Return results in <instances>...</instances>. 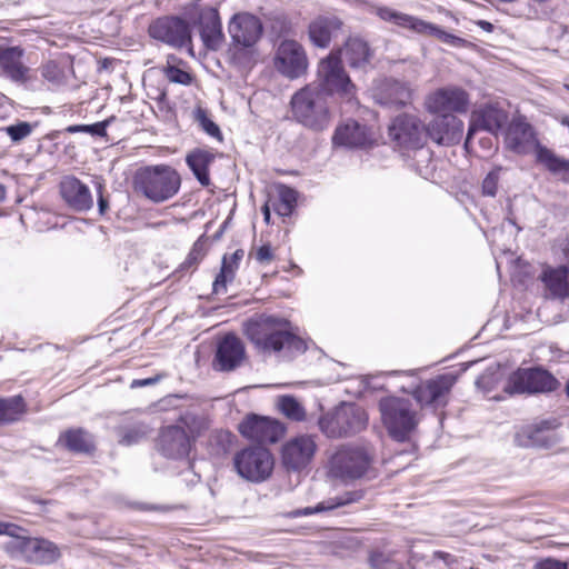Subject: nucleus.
<instances>
[{
	"mask_svg": "<svg viewBox=\"0 0 569 569\" xmlns=\"http://www.w3.org/2000/svg\"><path fill=\"white\" fill-rule=\"evenodd\" d=\"M247 336L256 348L263 352H279L284 348L298 352L306 350L303 340L291 332L290 322L277 317H263L250 322Z\"/></svg>",
	"mask_w": 569,
	"mask_h": 569,
	"instance_id": "nucleus-1",
	"label": "nucleus"
},
{
	"mask_svg": "<svg viewBox=\"0 0 569 569\" xmlns=\"http://www.w3.org/2000/svg\"><path fill=\"white\" fill-rule=\"evenodd\" d=\"M181 177L168 164L146 166L133 177L134 191L152 203H162L173 198L180 190Z\"/></svg>",
	"mask_w": 569,
	"mask_h": 569,
	"instance_id": "nucleus-2",
	"label": "nucleus"
},
{
	"mask_svg": "<svg viewBox=\"0 0 569 569\" xmlns=\"http://www.w3.org/2000/svg\"><path fill=\"white\" fill-rule=\"evenodd\" d=\"M328 96L315 84H308L291 98L293 118L303 127L313 131H323L332 121Z\"/></svg>",
	"mask_w": 569,
	"mask_h": 569,
	"instance_id": "nucleus-3",
	"label": "nucleus"
},
{
	"mask_svg": "<svg viewBox=\"0 0 569 569\" xmlns=\"http://www.w3.org/2000/svg\"><path fill=\"white\" fill-rule=\"evenodd\" d=\"M379 411L389 435L398 441L407 440L419 423L418 410L408 398H382Z\"/></svg>",
	"mask_w": 569,
	"mask_h": 569,
	"instance_id": "nucleus-4",
	"label": "nucleus"
},
{
	"mask_svg": "<svg viewBox=\"0 0 569 569\" xmlns=\"http://www.w3.org/2000/svg\"><path fill=\"white\" fill-rule=\"evenodd\" d=\"M315 87L328 97L338 96L348 102L356 99L357 88L346 72L339 53L331 52L319 61Z\"/></svg>",
	"mask_w": 569,
	"mask_h": 569,
	"instance_id": "nucleus-5",
	"label": "nucleus"
},
{
	"mask_svg": "<svg viewBox=\"0 0 569 569\" xmlns=\"http://www.w3.org/2000/svg\"><path fill=\"white\" fill-rule=\"evenodd\" d=\"M368 415L356 403H342L319 419L320 430L329 438L350 437L367 428Z\"/></svg>",
	"mask_w": 569,
	"mask_h": 569,
	"instance_id": "nucleus-6",
	"label": "nucleus"
},
{
	"mask_svg": "<svg viewBox=\"0 0 569 569\" xmlns=\"http://www.w3.org/2000/svg\"><path fill=\"white\" fill-rule=\"evenodd\" d=\"M181 425L168 426L161 430L159 448L168 458H184L191 448V438L198 437L202 429V422L191 413H186L179 419Z\"/></svg>",
	"mask_w": 569,
	"mask_h": 569,
	"instance_id": "nucleus-7",
	"label": "nucleus"
},
{
	"mask_svg": "<svg viewBox=\"0 0 569 569\" xmlns=\"http://www.w3.org/2000/svg\"><path fill=\"white\" fill-rule=\"evenodd\" d=\"M373 452L365 447L342 446L330 459V472L342 480H356L368 475Z\"/></svg>",
	"mask_w": 569,
	"mask_h": 569,
	"instance_id": "nucleus-8",
	"label": "nucleus"
},
{
	"mask_svg": "<svg viewBox=\"0 0 569 569\" xmlns=\"http://www.w3.org/2000/svg\"><path fill=\"white\" fill-rule=\"evenodd\" d=\"M228 31L234 46L231 49L232 59L244 64L243 60L252 53V47L262 33L260 20L250 13H238L229 22Z\"/></svg>",
	"mask_w": 569,
	"mask_h": 569,
	"instance_id": "nucleus-9",
	"label": "nucleus"
},
{
	"mask_svg": "<svg viewBox=\"0 0 569 569\" xmlns=\"http://www.w3.org/2000/svg\"><path fill=\"white\" fill-rule=\"evenodd\" d=\"M233 467L242 479L258 483L271 476L274 459L267 448L250 446L233 456Z\"/></svg>",
	"mask_w": 569,
	"mask_h": 569,
	"instance_id": "nucleus-10",
	"label": "nucleus"
},
{
	"mask_svg": "<svg viewBox=\"0 0 569 569\" xmlns=\"http://www.w3.org/2000/svg\"><path fill=\"white\" fill-rule=\"evenodd\" d=\"M558 381L540 368L518 369L512 372L503 387L508 395L549 392L556 389Z\"/></svg>",
	"mask_w": 569,
	"mask_h": 569,
	"instance_id": "nucleus-11",
	"label": "nucleus"
},
{
	"mask_svg": "<svg viewBox=\"0 0 569 569\" xmlns=\"http://www.w3.org/2000/svg\"><path fill=\"white\" fill-rule=\"evenodd\" d=\"M377 14L380 19L385 21L393 22L397 26L410 29L420 34L432 36L440 40L441 42L450 44L452 47H460L465 43V40L462 38L448 33L433 23L423 21L413 16L398 12L388 7L378 8Z\"/></svg>",
	"mask_w": 569,
	"mask_h": 569,
	"instance_id": "nucleus-12",
	"label": "nucleus"
},
{
	"mask_svg": "<svg viewBox=\"0 0 569 569\" xmlns=\"http://www.w3.org/2000/svg\"><path fill=\"white\" fill-rule=\"evenodd\" d=\"M317 451L313 436L300 435L289 439L281 449V461L289 471H302L312 461Z\"/></svg>",
	"mask_w": 569,
	"mask_h": 569,
	"instance_id": "nucleus-13",
	"label": "nucleus"
},
{
	"mask_svg": "<svg viewBox=\"0 0 569 569\" xmlns=\"http://www.w3.org/2000/svg\"><path fill=\"white\" fill-rule=\"evenodd\" d=\"M390 138L400 147L421 148L427 138L426 127L412 114H400L389 126Z\"/></svg>",
	"mask_w": 569,
	"mask_h": 569,
	"instance_id": "nucleus-14",
	"label": "nucleus"
},
{
	"mask_svg": "<svg viewBox=\"0 0 569 569\" xmlns=\"http://www.w3.org/2000/svg\"><path fill=\"white\" fill-rule=\"evenodd\" d=\"M469 104L468 93L459 87L449 86L437 89L427 98L425 106L430 113L452 114L466 112Z\"/></svg>",
	"mask_w": 569,
	"mask_h": 569,
	"instance_id": "nucleus-15",
	"label": "nucleus"
},
{
	"mask_svg": "<svg viewBox=\"0 0 569 569\" xmlns=\"http://www.w3.org/2000/svg\"><path fill=\"white\" fill-rule=\"evenodd\" d=\"M505 143L510 151L518 154L535 152L537 156L538 149L543 147L539 143L533 127L522 116L513 118L509 123Z\"/></svg>",
	"mask_w": 569,
	"mask_h": 569,
	"instance_id": "nucleus-16",
	"label": "nucleus"
},
{
	"mask_svg": "<svg viewBox=\"0 0 569 569\" xmlns=\"http://www.w3.org/2000/svg\"><path fill=\"white\" fill-rule=\"evenodd\" d=\"M274 66L287 78H299L308 68L303 47L295 40H283L277 49Z\"/></svg>",
	"mask_w": 569,
	"mask_h": 569,
	"instance_id": "nucleus-17",
	"label": "nucleus"
},
{
	"mask_svg": "<svg viewBox=\"0 0 569 569\" xmlns=\"http://www.w3.org/2000/svg\"><path fill=\"white\" fill-rule=\"evenodd\" d=\"M149 34L171 47L181 48L191 42L188 23L174 17L159 18L149 27Z\"/></svg>",
	"mask_w": 569,
	"mask_h": 569,
	"instance_id": "nucleus-18",
	"label": "nucleus"
},
{
	"mask_svg": "<svg viewBox=\"0 0 569 569\" xmlns=\"http://www.w3.org/2000/svg\"><path fill=\"white\" fill-rule=\"evenodd\" d=\"M238 429L244 438L260 443H274L286 431L279 421L257 415L248 416Z\"/></svg>",
	"mask_w": 569,
	"mask_h": 569,
	"instance_id": "nucleus-19",
	"label": "nucleus"
},
{
	"mask_svg": "<svg viewBox=\"0 0 569 569\" xmlns=\"http://www.w3.org/2000/svg\"><path fill=\"white\" fill-rule=\"evenodd\" d=\"M455 381L452 375H441L427 380L416 388L415 398L421 406L445 407Z\"/></svg>",
	"mask_w": 569,
	"mask_h": 569,
	"instance_id": "nucleus-20",
	"label": "nucleus"
},
{
	"mask_svg": "<svg viewBox=\"0 0 569 569\" xmlns=\"http://www.w3.org/2000/svg\"><path fill=\"white\" fill-rule=\"evenodd\" d=\"M427 137L438 144L459 143L463 133V122L455 114H440L427 127Z\"/></svg>",
	"mask_w": 569,
	"mask_h": 569,
	"instance_id": "nucleus-21",
	"label": "nucleus"
},
{
	"mask_svg": "<svg viewBox=\"0 0 569 569\" xmlns=\"http://www.w3.org/2000/svg\"><path fill=\"white\" fill-rule=\"evenodd\" d=\"M60 194L66 204L77 211L86 212L93 206V198L87 184L73 176H66L59 184Z\"/></svg>",
	"mask_w": 569,
	"mask_h": 569,
	"instance_id": "nucleus-22",
	"label": "nucleus"
},
{
	"mask_svg": "<svg viewBox=\"0 0 569 569\" xmlns=\"http://www.w3.org/2000/svg\"><path fill=\"white\" fill-rule=\"evenodd\" d=\"M557 427L558 421L556 419L542 420L537 425L527 426L518 430L515 435L513 441L521 448H548L553 442V438L549 432L555 430Z\"/></svg>",
	"mask_w": 569,
	"mask_h": 569,
	"instance_id": "nucleus-23",
	"label": "nucleus"
},
{
	"mask_svg": "<svg viewBox=\"0 0 569 569\" xmlns=\"http://www.w3.org/2000/svg\"><path fill=\"white\" fill-rule=\"evenodd\" d=\"M17 548L28 561L33 563L49 565L60 557L58 547L41 538H21L17 540Z\"/></svg>",
	"mask_w": 569,
	"mask_h": 569,
	"instance_id": "nucleus-24",
	"label": "nucleus"
},
{
	"mask_svg": "<svg viewBox=\"0 0 569 569\" xmlns=\"http://www.w3.org/2000/svg\"><path fill=\"white\" fill-rule=\"evenodd\" d=\"M244 359V346L234 335H226L217 346L214 368L231 371L239 367Z\"/></svg>",
	"mask_w": 569,
	"mask_h": 569,
	"instance_id": "nucleus-25",
	"label": "nucleus"
},
{
	"mask_svg": "<svg viewBox=\"0 0 569 569\" xmlns=\"http://www.w3.org/2000/svg\"><path fill=\"white\" fill-rule=\"evenodd\" d=\"M23 50L19 47L0 48V72L11 81L26 84L31 80L30 69L22 63Z\"/></svg>",
	"mask_w": 569,
	"mask_h": 569,
	"instance_id": "nucleus-26",
	"label": "nucleus"
},
{
	"mask_svg": "<svg viewBox=\"0 0 569 569\" xmlns=\"http://www.w3.org/2000/svg\"><path fill=\"white\" fill-rule=\"evenodd\" d=\"M507 120V112L492 104L486 106L473 112L466 144L471 141L472 134L477 129H482L490 133H497L506 124Z\"/></svg>",
	"mask_w": 569,
	"mask_h": 569,
	"instance_id": "nucleus-27",
	"label": "nucleus"
},
{
	"mask_svg": "<svg viewBox=\"0 0 569 569\" xmlns=\"http://www.w3.org/2000/svg\"><path fill=\"white\" fill-rule=\"evenodd\" d=\"M342 28L340 19L333 16H320L312 20L308 28L310 41L319 47L327 48Z\"/></svg>",
	"mask_w": 569,
	"mask_h": 569,
	"instance_id": "nucleus-28",
	"label": "nucleus"
},
{
	"mask_svg": "<svg viewBox=\"0 0 569 569\" xmlns=\"http://www.w3.org/2000/svg\"><path fill=\"white\" fill-rule=\"evenodd\" d=\"M200 36L208 49L218 50L223 43L219 13L213 8L201 10L199 16Z\"/></svg>",
	"mask_w": 569,
	"mask_h": 569,
	"instance_id": "nucleus-29",
	"label": "nucleus"
},
{
	"mask_svg": "<svg viewBox=\"0 0 569 569\" xmlns=\"http://www.w3.org/2000/svg\"><path fill=\"white\" fill-rule=\"evenodd\" d=\"M332 142L337 146L359 148L367 146L370 138L365 126L356 121H348L336 129Z\"/></svg>",
	"mask_w": 569,
	"mask_h": 569,
	"instance_id": "nucleus-30",
	"label": "nucleus"
},
{
	"mask_svg": "<svg viewBox=\"0 0 569 569\" xmlns=\"http://www.w3.org/2000/svg\"><path fill=\"white\" fill-rule=\"evenodd\" d=\"M540 278L550 298L565 300L569 297V270L567 267L547 268Z\"/></svg>",
	"mask_w": 569,
	"mask_h": 569,
	"instance_id": "nucleus-31",
	"label": "nucleus"
},
{
	"mask_svg": "<svg viewBox=\"0 0 569 569\" xmlns=\"http://www.w3.org/2000/svg\"><path fill=\"white\" fill-rule=\"evenodd\" d=\"M362 498V493L360 491H348L340 496L329 498L316 505L315 507H306L301 509H296L289 513L292 518H298L302 516H311L319 512L331 511L336 508L343 507L350 505L352 502L359 501Z\"/></svg>",
	"mask_w": 569,
	"mask_h": 569,
	"instance_id": "nucleus-32",
	"label": "nucleus"
},
{
	"mask_svg": "<svg viewBox=\"0 0 569 569\" xmlns=\"http://www.w3.org/2000/svg\"><path fill=\"white\" fill-rule=\"evenodd\" d=\"M57 445L76 453H91L94 450L93 437L81 428L61 433Z\"/></svg>",
	"mask_w": 569,
	"mask_h": 569,
	"instance_id": "nucleus-33",
	"label": "nucleus"
},
{
	"mask_svg": "<svg viewBox=\"0 0 569 569\" xmlns=\"http://www.w3.org/2000/svg\"><path fill=\"white\" fill-rule=\"evenodd\" d=\"M378 101L381 104L390 107H402L410 102L411 90L410 88L397 80H388L380 92L377 94Z\"/></svg>",
	"mask_w": 569,
	"mask_h": 569,
	"instance_id": "nucleus-34",
	"label": "nucleus"
},
{
	"mask_svg": "<svg viewBox=\"0 0 569 569\" xmlns=\"http://www.w3.org/2000/svg\"><path fill=\"white\" fill-rule=\"evenodd\" d=\"M336 53L342 56L351 68H363L371 58L368 43L360 38L348 39L343 49Z\"/></svg>",
	"mask_w": 569,
	"mask_h": 569,
	"instance_id": "nucleus-35",
	"label": "nucleus"
},
{
	"mask_svg": "<svg viewBox=\"0 0 569 569\" xmlns=\"http://www.w3.org/2000/svg\"><path fill=\"white\" fill-rule=\"evenodd\" d=\"M213 159L214 157L211 152L201 149H194L186 157L188 167L203 187L210 184L209 166L212 163Z\"/></svg>",
	"mask_w": 569,
	"mask_h": 569,
	"instance_id": "nucleus-36",
	"label": "nucleus"
},
{
	"mask_svg": "<svg viewBox=\"0 0 569 569\" xmlns=\"http://www.w3.org/2000/svg\"><path fill=\"white\" fill-rule=\"evenodd\" d=\"M243 254V250L238 249L230 257H223L221 270L213 282V291L216 293L226 292L227 282L233 279Z\"/></svg>",
	"mask_w": 569,
	"mask_h": 569,
	"instance_id": "nucleus-37",
	"label": "nucleus"
},
{
	"mask_svg": "<svg viewBox=\"0 0 569 569\" xmlns=\"http://www.w3.org/2000/svg\"><path fill=\"white\" fill-rule=\"evenodd\" d=\"M536 159L551 173L560 176L563 181L569 182V160L556 156L550 149L546 147L538 149Z\"/></svg>",
	"mask_w": 569,
	"mask_h": 569,
	"instance_id": "nucleus-38",
	"label": "nucleus"
},
{
	"mask_svg": "<svg viewBox=\"0 0 569 569\" xmlns=\"http://www.w3.org/2000/svg\"><path fill=\"white\" fill-rule=\"evenodd\" d=\"M22 397L0 398V425H7L20 419L24 413Z\"/></svg>",
	"mask_w": 569,
	"mask_h": 569,
	"instance_id": "nucleus-39",
	"label": "nucleus"
},
{
	"mask_svg": "<svg viewBox=\"0 0 569 569\" xmlns=\"http://www.w3.org/2000/svg\"><path fill=\"white\" fill-rule=\"evenodd\" d=\"M280 411L289 419L302 421L306 418V411L302 405L292 396H282L278 402Z\"/></svg>",
	"mask_w": 569,
	"mask_h": 569,
	"instance_id": "nucleus-40",
	"label": "nucleus"
},
{
	"mask_svg": "<svg viewBox=\"0 0 569 569\" xmlns=\"http://www.w3.org/2000/svg\"><path fill=\"white\" fill-rule=\"evenodd\" d=\"M114 117H110L100 122H96L93 124H74L67 128V131L70 133L84 132L91 136L97 137H106L107 128L113 121Z\"/></svg>",
	"mask_w": 569,
	"mask_h": 569,
	"instance_id": "nucleus-41",
	"label": "nucleus"
},
{
	"mask_svg": "<svg viewBox=\"0 0 569 569\" xmlns=\"http://www.w3.org/2000/svg\"><path fill=\"white\" fill-rule=\"evenodd\" d=\"M431 565L439 569H462V558L438 550L435 551L432 555Z\"/></svg>",
	"mask_w": 569,
	"mask_h": 569,
	"instance_id": "nucleus-42",
	"label": "nucleus"
},
{
	"mask_svg": "<svg viewBox=\"0 0 569 569\" xmlns=\"http://www.w3.org/2000/svg\"><path fill=\"white\" fill-rule=\"evenodd\" d=\"M194 119L207 134L217 139L218 141L222 140L220 128L208 117L207 110L198 108L194 111Z\"/></svg>",
	"mask_w": 569,
	"mask_h": 569,
	"instance_id": "nucleus-43",
	"label": "nucleus"
},
{
	"mask_svg": "<svg viewBox=\"0 0 569 569\" xmlns=\"http://www.w3.org/2000/svg\"><path fill=\"white\" fill-rule=\"evenodd\" d=\"M36 124L20 121L14 124L8 126L2 130L10 137L11 141L14 143H19L26 138H28L34 130Z\"/></svg>",
	"mask_w": 569,
	"mask_h": 569,
	"instance_id": "nucleus-44",
	"label": "nucleus"
},
{
	"mask_svg": "<svg viewBox=\"0 0 569 569\" xmlns=\"http://www.w3.org/2000/svg\"><path fill=\"white\" fill-rule=\"evenodd\" d=\"M501 167L493 168L482 181V193L485 196L495 197L498 191Z\"/></svg>",
	"mask_w": 569,
	"mask_h": 569,
	"instance_id": "nucleus-45",
	"label": "nucleus"
},
{
	"mask_svg": "<svg viewBox=\"0 0 569 569\" xmlns=\"http://www.w3.org/2000/svg\"><path fill=\"white\" fill-rule=\"evenodd\" d=\"M147 435V428L142 425L123 430L120 443L131 446L142 440Z\"/></svg>",
	"mask_w": 569,
	"mask_h": 569,
	"instance_id": "nucleus-46",
	"label": "nucleus"
},
{
	"mask_svg": "<svg viewBox=\"0 0 569 569\" xmlns=\"http://www.w3.org/2000/svg\"><path fill=\"white\" fill-rule=\"evenodd\" d=\"M368 561L371 569H391L392 566L391 555L379 550L371 551Z\"/></svg>",
	"mask_w": 569,
	"mask_h": 569,
	"instance_id": "nucleus-47",
	"label": "nucleus"
},
{
	"mask_svg": "<svg viewBox=\"0 0 569 569\" xmlns=\"http://www.w3.org/2000/svg\"><path fill=\"white\" fill-rule=\"evenodd\" d=\"M41 74L44 79L51 82H57L61 79L62 72L58 63L54 61H48L40 68Z\"/></svg>",
	"mask_w": 569,
	"mask_h": 569,
	"instance_id": "nucleus-48",
	"label": "nucleus"
},
{
	"mask_svg": "<svg viewBox=\"0 0 569 569\" xmlns=\"http://www.w3.org/2000/svg\"><path fill=\"white\" fill-rule=\"evenodd\" d=\"M167 78L174 83L189 84L191 82V76L176 67H169L166 71Z\"/></svg>",
	"mask_w": 569,
	"mask_h": 569,
	"instance_id": "nucleus-49",
	"label": "nucleus"
},
{
	"mask_svg": "<svg viewBox=\"0 0 569 569\" xmlns=\"http://www.w3.org/2000/svg\"><path fill=\"white\" fill-rule=\"evenodd\" d=\"M273 257L270 244H263L254 251V258L261 264H269L273 260Z\"/></svg>",
	"mask_w": 569,
	"mask_h": 569,
	"instance_id": "nucleus-50",
	"label": "nucleus"
},
{
	"mask_svg": "<svg viewBox=\"0 0 569 569\" xmlns=\"http://www.w3.org/2000/svg\"><path fill=\"white\" fill-rule=\"evenodd\" d=\"M278 200L295 208L297 202V192L293 189L283 186L279 189Z\"/></svg>",
	"mask_w": 569,
	"mask_h": 569,
	"instance_id": "nucleus-51",
	"label": "nucleus"
},
{
	"mask_svg": "<svg viewBox=\"0 0 569 569\" xmlns=\"http://www.w3.org/2000/svg\"><path fill=\"white\" fill-rule=\"evenodd\" d=\"M273 210L281 217H288L291 214L293 207L290 204L283 203L280 200L272 202Z\"/></svg>",
	"mask_w": 569,
	"mask_h": 569,
	"instance_id": "nucleus-52",
	"label": "nucleus"
},
{
	"mask_svg": "<svg viewBox=\"0 0 569 569\" xmlns=\"http://www.w3.org/2000/svg\"><path fill=\"white\" fill-rule=\"evenodd\" d=\"M6 529H2V535H8L11 537H17L18 540H20L22 537H19L18 532L21 530L20 527L13 525V523H7L4 522Z\"/></svg>",
	"mask_w": 569,
	"mask_h": 569,
	"instance_id": "nucleus-53",
	"label": "nucleus"
},
{
	"mask_svg": "<svg viewBox=\"0 0 569 569\" xmlns=\"http://www.w3.org/2000/svg\"><path fill=\"white\" fill-rule=\"evenodd\" d=\"M101 189H102V187L99 186L98 207H99V212L101 214H104L109 208V203H108V200L106 198H103V196L101 194Z\"/></svg>",
	"mask_w": 569,
	"mask_h": 569,
	"instance_id": "nucleus-54",
	"label": "nucleus"
},
{
	"mask_svg": "<svg viewBox=\"0 0 569 569\" xmlns=\"http://www.w3.org/2000/svg\"><path fill=\"white\" fill-rule=\"evenodd\" d=\"M157 381H158V378H148V379H142V380H133L131 386L132 387H144V386L153 385Z\"/></svg>",
	"mask_w": 569,
	"mask_h": 569,
	"instance_id": "nucleus-55",
	"label": "nucleus"
},
{
	"mask_svg": "<svg viewBox=\"0 0 569 569\" xmlns=\"http://www.w3.org/2000/svg\"><path fill=\"white\" fill-rule=\"evenodd\" d=\"M477 24L486 32H491L493 30V24L489 21L479 20L477 21Z\"/></svg>",
	"mask_w": 569,
	"mask_h": 569,
	"instance_id": "nucleus-56",
	"label": "nucleus"
},
{
	"mask_svg": "<svg viewBox=\"0 0 569 569\" xmlns=\"http://www.w3.org/2000/svg\"><path fill=\"white\" fill-rule=\"evenodd\" d=\"M262 213H263V219L266 221V223H270V206H269V202H267L263 207H262Z\"/></svg>",
	"mask_w": 569,
	"mask_h": 569,
	"instance_id": "nucleus-57",
	"label": "nucleus"
},
{
	"mask_svg": "<svg viewBox=\"0 0 569 569\" xmlns=\"http://www.w3.org/2000/svg\"><path fill=\"white\" fill-rule=\"evenodd\" d=\"M158 103L160 108L164 107L167 104V94L162 92L158 99Z\"/></svg>",
	"mask_w": 569,
	"mask_h": 569,
	"instance_id": "nucleus-58",
	"label": "nucleus"
},
{
	"mask_svg": "<svg viewBox=\"0 0 569 569\" xmlns=\"http://www.w3.org/2000/svg\"><path fill=\"white\" fill-rule=\"evenodd\" d=\"M4 196H6L4 187L0 183V201L4 198Z\"/></svg>",
	"mask_w": 569,
	"mask_h": 569,
	"instance_id": "nucleus-59",
	"label": "nucleus"
},
{
	"mask_svg": "<svg viewBox=\"0 0 569 569\" xmlns=\"http://www.w3.org/2000/svg\"><path fill=\"white\" fill-rule=\"evenodd\" d=\"M2 529H6L4 522H0V535H2Z\"/></svg>",
	"mask_w": 569,
	"mask_h": 569,
	"instance_id": "nucleus-60",
	"label": "nucleus"
},
{
	"mask_svg": "<svg viewBox=\"0 0 569 569\" xmlns=\"http://www.w3.org/2000/svg\"><path fill=\"white\" fill-rule=\"evenodd\" d=\"M566 89L569 91V84H568V86H566Z\"/></svg>",
	"mask_w": 569,
	"mask_h": 569,
	"instance_id": "nucleus-61",
	"label": "nucleus"
},
{
	"mask_svg": "<svg viewBox=\"0 0 569 569\" xmlns=\"http://www.w3.org/2000/svg\"><path fill=\"white\" fill-rule=\"evenodd\" d=\"M566 89L569 91V84H568V86H566Z\"/></svg>",
	"mask_w": 569,
	"mask_h": 569,
	"instance_id": "nucleus-62",
	"label": "nucleus"
}]
</instances>
